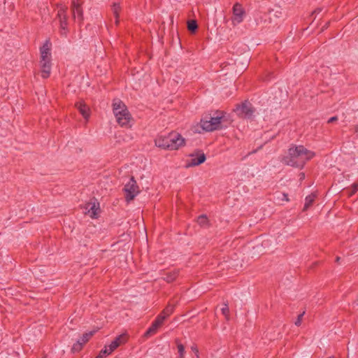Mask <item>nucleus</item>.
Listing matches in <instances>:
<instances>
[{"label":"nucleus","instance_id":"33","mask_svg":"<svg viewBox=\"0 0 358 358\" xmlns=\"http://www.w3.org/2000/svg\"><path fill=\"white\" fill-rule=\"evenodd\" d=\"M90 210H92V213L94 215H96L95 204H94V205L91 207V208H90Z\"/></svg>","mask_w":358,"mask_h":358},{"label":"nucleus","instance_id":"6","mask_svg":"<svg viewBox=\"0 0 358 358\" xmlns=\"http://www.w3.org/2000/svg\"><path fill=\"white\" fill-rule=\"evenodd\" d=\"M67 7L61 5L59 8L57 14V18L59 22V33L62 36H66L69 32L68 22H67Z\"/></svg>","mask_w":358,"mask_h":358},{"label":"nucleus","instance_id":"35","mask_svg":"<svg viewBox=\"0 0 358 358\" xmlns=\"http://www.w3.org/2000/svg\"><path fill=\"white\" fill-rule=\"evenodd\" d=\"M329 22H327V23H326V24H325V26L323 27V29H322L327 28V27H328V26H329Z\"/></svg>","mask_w":358,"mask_h":358},{"label":"nucleus","instance_id":"26","mask_svg":"<svg viewBox=\"0 0 358 358\" xmlns=\"http://www.w3.org/2000/svg\"><path fill=\"white\" fill-rule=\"evenodd\" d=\"M112 352H113L109 351L108 345L105 346V348L100 351L99 355L97 356V358H103Z\"/></svg>","mask_w":358,"mask_h":358},{"label":"nucleus","instance_id":"7","mask_svg":"<svg viewBox=\"0 0 358 358\" xmlns=\"http://www.w3.org/2000/svg\"><path fill=\"white\" fill-rule=\"evenodd\" d=\"M232 13L233 16L231 21L234 26L241 23L243 21L246 14L242 5L238 2L234 3L232 8Z\"/></svg>","mask_w":358,"mask_h":358},{"label":"nucleus","instance_id":"39","mask_svg":"<svg viewBox=\"0 0 358 358\" xmlns=\"http://www.w3.org/2000/svg\"><path fill=\"white\" fill-rule=\"evenodd\" d=\"M275 17H278V13L275 14Z\"/></svg>","mask_w":358,"mask_h":358},{"label":"nucleus","instance_id":"24","mask_svg":"<svg viewBox=\"0 0 358 358\" xmlns=\"http://www.w3.org/2000/svg\"><path fill=\"white\" fill-rule=\"evenodd\" d=\"M358 191V182H355L352 186L346 189V192L349 196H352Z\"/></svg>","mask_w":358,"mask_h":358},{"label":"nucleus","instance_id":"25","mask_svg":"<svg viewBox=\"0 0 358 358\" xmlns=\"http://www.w3.org/2000/svg\"><path fill=\"white\" fill-rule=\"evenodd\" d=\"M83 346L84 345L81 343V341L78 340L76 341V343H75L73 345L72 348H71V351L73 353L79 352L83 349Z\"/></svg>","mask_w":358,"mask_h":358},{"label":"nucleus","instance_id":"11","mask_svg":"<svg viewBox=\"0 0 358 358\" xmlns=\"http://www.w3.org/2000/svg\"><path fill=\"white\" fill-rule=\"evenodd\" d=\"M190 156H191V159L189 161H188V162L187 164V167H192V166L200 165V164H203L206 159V155L203 152H199V155L198 154H196V155L192 154Z\"/></svg>","mask_w":358,"mask_h":358},{"label":"nucleus","instance_id":"27","mask_svg":"<svg viewBox=\"0 0 358 358\" xmlns=\"http://www.w3.org/2000/svg\"><path fill=\"white\" fill-rule=\"evenodd\" d=\"M197 222L199 225L205 226L208 222V218L205 215H201L198 217Z\"/></svg>","mask_w":358,"mask_h":358},{"label":"nucleus","instance_id":"14","mask_svg":"<svg viewBox=\"0 0 358 358\" xmlns=\"http://www.w3.org/2000/svg\"><path fill=\"white\" fill-rule=\"evenodd\" d=\"M127 341V338L124 334H121L117 336L108 345L109 351L113 352L117 347L121 344L124 343Z\"/></svg>","mask_w":358,"mask_h":358},{"label":"nucleus","instance_id":"29","mask_svg":"<svg viewBox=\"0 0 358 358\" xmlns=\"http://www.w3.org/2000/svg\"><path fill=\"white\" fill-rule=\"evenodd\" d=\"M304 313H305V312H303L301 314H299L298 315V317L294 322L296 326L299 327L301 325Z\"/></svg>","mask_w":358,"mask_h":358},{"label":"nucleus","instance_id":"40","mask_svg":"<svg viewBox=\"0 0 358 358\" xmlns=\"http://www.w3.org/2000/svg\"><path fill=\"white\" fill-rule=\"evenodd\" d=\"M275 17H278V13L275 14Z\"/></svg>","mask_w":358,"mask_h":358},{"label":"nucleus","instance_id":"9","mask_svg":"<svg viewBox=\"0 0 358 358\" xmlns=\"http://www.w3.org/2000/svg\"><path fill=\"white\" fill-rule=\"evenodd\" d=\"M164 322V318L162 317L157 316L152 323L151 326L145 332L144 337L149 338L155 334Z\"/></svg>","mask_w":358,"mask_h":358},{"label":"nucleus","instance_id":"2","mask_svg":"<svg viewBox=\"0 0 358 358\" xmlns=\"http://www.w3.org/2000/svg\"><path fill=\"white\" fill-rule=\"evenodd\" d=\"M225 120V113L222 110H216L205 114L199 124L203 131L209 132L222 129V124Z\"/></svg>","mask_w":358,"mask_h":358},{"label":"nucleus","instance_id":"17","mask_svg":"<svg viewBox=\"0 0 358 358\" xmlns=\"http://www.w3.org/2000/svg\"><path fill=\"white\" fill-rule=\"evenodd\" d=\"M174 310V306L168 304L167 306L162 311V313L157 315L158 317H162L164 318V321L169 317Z\"/></svg>","mask_w":358,"mask_h":358},{"label":"nucleus","instance_id":"30","mask_svg":"<svg viewBox=\"0 0 358 358\" xmlns=\"http://www.w3.org/2000/svg\"><path fill=\"white\" fill-rule=\"evenodd\" d=\"M191 350L195 354L196 357L197 358H199V349H198L197 346L196 345H193L191 347Z\"/></svg>","mask_w":358,"mask_h":358},{"label":"nucleus","instance_id":"4","mask_svg":"<svg viewBox=\"0 0 358 358\" xmlns=\"http://www.w3.org/2000/svg\"><path fill=\"white\" fill-rule=\"evenodd\" d=\"M113 111L117 123L121 127H130L131 115L123 101L120 99H115L113 103Z\"/></svg>","mask_w":358,"mask_h":358},{"label":"nucleus","instance_id":"10","mask_svg":"<svg viewBox=\"0 0 358 358\" xmlns=\"http://www.w3.org/2000/svg\"><path fill=\"white\" fill-rule=\"evenodd\" d=\"M71 10L73 18H78L79 21L83 20V9L79 0H71Z\"/></svg>","mask_w":358,"mask_h":358},{"label":"nucleus","instance_id":"16","mask_svg":"<svg viewBox=\"0 0 358 358\" xmlns=\"http://www.w3.org/2000/svg\"><path fill=\"white\" fill-rule=\"evenodd\" d=\"M179 271L178 270H174L171 272L166 273L164 277H162L163 280L166 282L170 283L173 282L177 277L178 276Z\"/></svg>","mask_w":358,"mask_h":358},{"label":"nucleus","instance_id":"28","mask_svg":"<svg viewBox=\"0 0 358 358\" xmlns=\"http://www.w3.org/2000/svg\"><path fill=\"white\" fill-rule=\"evenodd\" d=\"M221 310H222V314L224 316L227 317L229 315V307H228V304L227 303H224V307L222 308Z\"/></svg>","mask_w":358,"mask_h":358},{"label":"nucleus","instance_id":"19","mask_svg":"<svg viewBox=\"0 0 358 358\" xmlns=\"http://www.w3.org/2000/svg\"><path fill=\"white\" fill-rule=\"evenodd\" d=\"M112 10L115 18V23L116 25L119 24V13L120 11V6L118 3H113L112 6Z\"/></svg>","mask_w":358,"mask_h":358},{"label":"nucleus","instance_id":"32","mask_svg":"<svg viewBox=\"0 0 358 358\" xmlns=\"http://www.w3.org/2000/svg\"><path fill=\"white\" fill-rule=\"evenodd\" d=\"M338 120V117L336 116L331 117L329 119L328 123H332Z\"/></svg>","mask_w":358,"mask_h":358},{"label":"nucleus","instance_id":"36","mask_svg":"<svg viewBox=\"0 0 358 358\" xmlns=\"http://www.w3.org/2000/svg\"><path fill=\"white\" fill-rule=\"evenodd\" d=\"M305 178V174L303 173H301V179H303Z\"/></svg>","mask_w":358,"mask_h":358},{"label":"nucleus","instance_id":"38","mask_svg":"<svg viewBox=\"0 0 358 358\" xmlns=\"http://www.w3.org/2000/svg\"><path fill=\"white\" fill-rule=\"evenodd\" d=\"M178 358H185V356H178Z\"/></svg>","mask_w":358,"mask_h":358},{"label":"nucleus","instance_id":"31","mask_svg":"<svg viewBox=\"0 0 358 358\" xmlns=\"http://www.w3.org/2000/svg\"><path fill=\"white\" fill-rule=\"evenodd\" d=\"M322 10V8H316V9H315L313 13H312V15L319 14Z\"/></svg>","mask_w":358,"mask_h":358},{"label":"nucleus","instance_id":"34","mask_svg":"<svg viewBox=\"0 0 358 358\" xmlns=\"http://www.w3.org/2000/svg\"><path fill=\"white\" fill-rule=\"evenodd\" d=\"M282 196H283V200H285L286 201H289L287 194L283 193V194H282Z\"/></svg>","mask_w":358,"mask_h":358},{"label":"nucleus","instance_id":"18","mask_svg":"<svg viewBox=\"0 0 358 358\" xmlns=\"http://www.w3.org/2000/svg\"><path fill=\"white\" fill-rule=\"evenodd\" d=\"M96 332V330L90 331L88 332H85L83 334L82 337L78 339V341H81V343L84 345L86 343H87L90 339L94 336V334Z\"/></svg>","mask_w":358,"mask_h":358},{"label":"nucleus","instance_id":"12","mask_svg":"<svg viewBox=\"0 0 358 358\" xmlns=\"http://www.w3.org/2000/svg\"><path fill=\"white\" fill-rule=\"evenodd\" d=\"M51 43L50 40H46L43 46L40 48L41 59L51 60Z\"/></svg>","mask_w":358,"mask_h":358},{"label":"nucleus","instance_id":"23","mask_svg":"<svg viewBox=\"0 0 358 358\" xmlns=\"http://www.w3.org/2000/svg\"><path fill=\"white\" fill-rule=\"evenodd\" d=\"M187 29L190 32L194 33L196 31V29H198V25H197L196 21H195V20L188 21Z\"/></svg>","mask_w":358,"mask_h":358},{"label":"nucleus","instance_id":"21","mask_svg":"<svg viewBox=\"0 0 358 358\" xmlns=\"http://www.w3.org/2000/svg\"><path fill=\"white\" fill-rule=\"evenodd\" d=\"M315 198V195L310 194L307 196L305 199V204L303 207V210H307L313 203Z\"/></svg>","mask_w":358,"mask_h":358},{"label":"nucleus","instance_id":"37","mask_svg":"<svg viewBox=\"0 0 358 358\" xmlns=\"http://www.w3.org/2000/svg\"><path fill=\"white\" fill-rule=\"evenodd\" d=\"M340 259H341V258H340L339 257H336V261L337 262H338L340 261Z\"/></svg>","mask_w":358,"mask_h":358},{"label":"nucleus","instance_id":"3","mask_svg":"<svg viewBox=\"0 0 358 358\" xmlns=\"http://www.w3.org/2000/svg\"><path fill=\"white\" fill-rule=\"evenodd\" d=\"M155 143L158 148L174 150L184 145L185 139L180 134L171 132L167 136H159L155 140Z\"/></svg>","mask_w":358,"mask_h":358},{"label":"nucleus","instance_id":"1","mask_svg":"<svg viewBox=\"0 0 358 358\" xmlns=\"http://www.w3.org/2000/svg\"><path fill=\"white\" fill-rule=\"evenodd\" d=\"M315 155L314 152L306 149L303 145L292 144L282 162L285 165L302 169L306 162L313 159Z\"/></svg>","mask_w":358,"mask_h":358},{"label":"nucleus","instance_id":"42","mask_svg":"<svg viewBox=\"0 0 358 358\" xmlns=\"http://www.w3.org/2000/svg\"><path fill=\"white\" fill-rule=\"evenodd\" d=\"M357 300H358V298H357Z\"/></svg>","mask_w":358,"mask_h":358},{"label":"nucleus","instance_id":"41","mask_svg":"<svg viewBox=\"0 0 358 358\" xmlns=\"http://www.w3.org/2000/svg\"><path fill=\"white\" fill-rule=\"evenodd\" d=\"M278 13V11H276L275 13ZM279 13L280 14L281 13V11H279Z\"/></svg>","mask_w":358,"mask_h":358},{"label":"nucleus","instance_id":"8","mask_svg":"<svg viewBox=\"0 0 358 358\" xmlns=\"http://www.w3.org/2000/svg\"><path fill=\"white\" fill-rule=\"evenodd\" d=\"M255 110V108L249 102L243 103L241 106L236 108V111L238 115L246 119L252 118L253 117Z\"/></svg>","mask_w":358,"mask_h":358},{"label":"nucleus","instance_id":"13","mask_svg":"<svg viewBox=\"0 0 358 358\" xmlns=\"http://www.w3.org/2000/svg\"><path fill=\"white\" fill-rule=\"evenodd\" d=\"M41 76L48 78L51 73V60H40Z\"/></svg>","mask_w":358,"mask_h":358},{"label":"nucleus","instance_id":"22","mask_svg":"<svg viewBox=\"0 0 358 358\" xmlns=\"http://www.w3.org/2000/svg\"><path fill=\"white\" fill-rule=\"evenodd\" d=\"M175 343H176L177 345L179 356H185V350L184 345L180 342V340L178 338H176L175 340Z\"/></svg>","mask_w":358,"mask_h":358},{"label":"nucleus","instance_id":"20","mask_svg":"<svg viewBox=\"0 0 358 358\" xmlns=\"http://www.w3.org/2000/svg\"><path fill=\"white\" fill-rule=\"evenodd\" d=\"M268 20V23H271L270 17H268L267 15L264 14L262 17H260L259 19L256 20L257 24L260 25L262 27H267L266 23H267Z\"/></svg>","mask_w":358,"mask_h":358},{"label":"nucleus","instance_id":"15","mask_svg":"<svg viewBox=\"0 0 358 358\" xmlns=\"http://www.w3.org/2000/svg\"><path fill=\"white\" fill-rule=\"evenodd\" d=\"M76 106L85 119H87L90 117V108L85 103L78 102Z\"/></svg>","mask_w":358,"mask_h":358},{"label":"nucleus","instance_id":"5","mask_svg":"<svg viewBox=\"0 0 358 358\" xmlns=\"http://www.w3.org/2000/svg\"><path fill=\"white\" fill-rule=\"evenodd\" d=\"M123 191L125 194V200L127 203L134 200L140 192L139 187L134 176H131L129 181L124 185Z\"/></svg>","mask_w":358,"mask_h":358}]
</instances>
